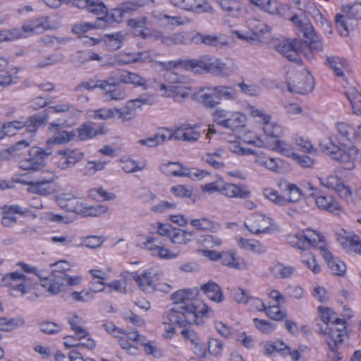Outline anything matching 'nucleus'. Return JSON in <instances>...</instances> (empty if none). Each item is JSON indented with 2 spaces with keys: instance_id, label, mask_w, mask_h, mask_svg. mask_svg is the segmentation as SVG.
Masks as SVG:
<instances>
[{
  "instance_id": "473e14b6",
  "label": "nucleus",
  "mask_w": 361,
  "mask_h": 361,
  "mask_svg": "<svg viewBox=\"0 0 361 361\" xmlns=\"http://www.w3.org/2000/svg\"><path fill=\"white\" fill-rule=\"evenodd\" d=\"M192 32H174L171 35H165L163 38V44L166 46H176L191 44Z\"/></svg>"
},
{
  "instance_id": "b1692460",
  "label": "nucleus",
  "mask_w": 361,
  "mask_h": 361,
  "mask_svg": "<svg viewBox=\"0 0 361 361\" xmlns=\"http://www.w3.org/2000/svg\"><path fill=\"white\" fill-rule=\"evenodd\" d=\"M221 194L228 198L245 199L250 196V192L244 185H236L223 180Z\"/></svg>"
},
{
  "instance_id": "6ab92c4d",
  "label": "nucleus",
  "mask_w": 361,
  "mask_h": 361,
  "mask_svg": "<svg viewBox=\"0 0 361 361\" xmlns=\"http://www.w3.org/2000/svg\"><path fill=\"white\" fill-rule=\"evenodd\" d=\"M152 98H139L128 101L122 108H116V115L123 121H130L135 118L137 109L143 104H152Z\"/></svg>"
},
{
  "instance_id": "39448f33",
  "label": "nucleus",
  "mask_w": 361,
  "mask_h": 361,
  "mask_svg": "<svg viewBox=\"0 0 361 361\" xmlns=\"http://www.w3.org/2000/svg\"><path fill=\"white\" fill-rule=\"evenodd\" d=\"M164 78L167 83H160L157 88L163 97L179 101L189 96L190 88L185 85L188 80L185 76L169 71L164 75Z\"/></svg>"
},
{
  "instance_id": "a878e982",
  "label": "nucleus",
  "mask_w": 361,
  "mask_h": 361,
  "mask_svg": "<svg viewBox=\"0 0 361 361\" xmlns=\"http://www.w3.org/2000/svg\"><path fill=\"white\" fill-rule=\"evenodd\" d=\"M28 212L26 208L14 204L10 206H4L2 212L1 224L5 227H11L17 221L16 218L13 216L15 214L20 215L25 214Z\"/></svg>"
},
{
  "instance_id": "49530a36",
  "label": "nucleus",
  "mask_w": 361,
  "mask_h": 361,
  "mask_svg": "<svg viewBox=\"0 0 361 361\" xmlns=\"http://www.w3.org/2000/svg\"><path fill=\"white\" fill-rule=\"evenodd\" d=\"M317 206L324 210L334 212L340 209L339 204L331 197L319 196L315 200Z\"/></svg>"
},
{
  "instance_id": "412c9836",
  "label": "nucleus",
  "mask_w": 361,
  "mask_h": 361,
  "mask_svg": "<svg viewBox=\"0 0 361 361\" xmlns=\"http://www.w3.org/2000/svg\"><path fill=\"white\" fill-rule=\"evenodd\" d=\"M319 183L324 187L336 191L344 200H348L352 195L351 189L345 185L336 176L330 175L326 178H319Z\"/></svg>"
},
{
  "instance_id": "a18cd8bd",
  "label": "nucleus",
  "mask_w": 361,
  "mask_h": 361,
  "mask_svg": "<svg viewBox=\"0 0 361 361\" xmlns=\"http://www.w3.org/2000/svg\"><path fill=\"white\" fill-rule=\"evenodd\" d=\"M327 62L338 77L344 76V71L348 68V61L345 59L330 56L327 58Z\"/></svg>"
},
{
  "instance_id": "cd10ccee",
  "label": "nucleus",
  "mask_w": 361,
  "mask_h": 361,
  "mask_svg": "<svg viewBox=\"0 0 361 361\" xmlns=\"http://www.w3.org/2000/svg\"><path fill=\"white\" fill-rule=\"evenodd\" d=\"M221 259L223 264L238 270H247L252 265L250 262L235 257L234 253L231 252L221 253Z\"/></svg>"
},
{
  "instance_id": "c85d7f7f",
  "label": "nucleus",
  "mask_w": 361,
  "mask_h": 361,
  "mask_svg": "<svg viewBox=\"0 0 361 361\" xmlns=\"http://www.w3.org/2000/svg\"><path fill=\"white\" fill-rule=\"evenodd\" d=\"M200 290L213 302L220 303L224 300L221 288L214 281H209L201 285Z\"/></svg>"
},
{
  "instance_id": "864d4df0",
  "label": "nucleus",
  "mask_w": 361,
  "mask_h": 361,
  "mask_svg": "<svg viewBox=\"0 0 361 361\" xmlns=\"http://www.w3.org/2000/svg\"><path fill=\"white\" fill-rule=\"evenodd\" d=\"M73 137V135L71 133L65 130L59 131L47 140V145H64L69 142Z\"/></svg>"
},
{
  "instance_id": "c9c22d12",
  "label": "nucleus",
  "mask_w": 361,
  "mask_h": 361,
  "mask_svg": "<svg viewBox=\"0 0 361 361\" xmlns=\"http://www.w3.org/2000/svg\"><path fill=\"white\" fill-rule=\"evenodd\" d=\"M252 157L255 164L263 166L269 171H276L279 169L277 159L266 157L262 152L255 150Z\"/></svg>"
},
{
  "instance_id": "5fc2aeb1",
  "label": "nucleus",
  "mask_w": 361,
  "mask_h": 361,
  "mask_svg": "<svg viewBox=\"0 0 361 361\" xmlns=\"http://www.w3.org/2000/svg\"><path fill=\"white\" fill-rule=\"evenodd\" d=\"M252 4L271 14H276L279 11V3L276 0H250Z\"/></svg>"
},
{
  "instance_id": "f704fd0d",
  "label": "nucleus",
  "mask_w": 361,
  "mask_h": 361,
  "mask_svg": "<svg viewBox=\"0 0 361 361\" xmlns=\"http://www.w3.org/2000/svg\"><path fill=\"white\" fill-rule=\"evenodd\" d=\"M336 138L342 144L355 138V129L349 124L339 122L336 124Z\"/></svg>"
},
{
  "instance_id": "0e129e2a",
  "label": "nucleus",
  "mask_w": 361,
  "mask_h": 361,
  "mask_svg": "<svg viewBox=\"0 0 361 361\" xmlns=\"http://www.w3.org/2000/svg\"><path fill=\"white\" fill-rule=\"evenodd\" d=\"M294 142L304 153L312 154L317 152L310 141L301 135H296L294 137Z\"/></svg>"
},
{
  "instance_id": "ddd939ff",
  "label": "nucleus",
  "mask_w": 361,
  "mask_h": 361,
  "mask_svg": "<svg viewBox=\"0 0 361 361\" xmlns=\"http://www.w3.org/2000/svg\"><path fill=\"white\" fill-rule=\"evenodd\" d=\"M85 157L83 152L78 149L66 148L57 151L54 156L55 164L61 170L73 168Z\"/></svg>"
},
{
  "instance_id": "69168bd1",
  "label": "nucleus",
  "mask_w": 361,
  "mask_h": 361,
  "mask_svg": "<svg viewBox=\"0 0 361 361\" xmlns=\"http://www.w3.org/2000/svg\"><path fill=\"white\" fill-rule=\"evenodd\" d=\"M100 291H103V289L74 291L71 293V297L75 301L87 302L93 300L95 293Z\"/></svg>"
},
{
  "instance_id": "2eb2a0df",
  "label": "nucleus",
  "mask_w": 361,
  "mask_h": 361,
  "mask_svg": "<svg viewBox=\"0 0 361 361\" xmlns=\"http://www.w3.org/2000/svg\"><path fill=\"white\" fill-rule=\"evenodd\" d=\"M336 236L338 243L347 252L361 255V238L359 235L340 229L336 231Z\"/></svg>"
},
{
  "instance_id": "2f4dec72",
  "label": "nucleus",
  "mask_w": 361,
  "mask_h": 361,
  "mask_svg": "<svg viewBox=\"0 0 361 361\" xmlns=\"http://www.w3.org/2000/svg\"><path fill=\"white\" fill-rule=\"evenodd\" d=\"M204 44L210 47H221L225 44L219 36L212 35H204L200 32H192L191 44Z\"/></svg>"
},
{
  "instance_id": "c03bdc74",
  "label": "nucleus",
  "mask_w": 361,
  "mask_h": 361,
  "mask_svg": "<svg viewBox=\"0 0 361 361\" xmlns=\"http://www.w3.org/2000/svg\"><path fill=\"white\" fill-rule=\"evenodd\" d=\"M190 224L198 230L209 232H215L219 227V224L205 217L192 219L190 221Z\"/></svg>"
},
{
  "instance_id": "338daca9",
  "label": "nucleus",
  "mask_w": 361,
  "mask_h": 361,
  "mask_svg": "<svg viewBox=\"0 0 361 361\" xmlns=\"http://www.w3.org/2000/svg\"><path fill=\"white\" fill-rule=\"evenodd\" d=\"M157 145H160L167 140H176V129H169L167 128H160L154 134Z\"/></svg>"
},
{
  "instance_id": "f257e3e1",
  "label": "nucleus",
  "mask_w": 361,
  "mask_h": 361,
  "mask_svg": "<svg viewBox=\"0 0 361 361\" xmlns=\"http://www.w3.org/2000/svg\"><path fill=\"white\" fill-rule=\"evenodd\" d=\"M197 293V289H184L171 295L173 305L163 316L166 338L175 335V324L185 326L187 324H198L199 316H205L210 310L205 303L196 299Z\"/></svg>"
},
{
  "instance_id": "0eeeda50",
  "label": "nucleus",
  "mask_w": 361,
  "mask_h": 361,
  "mask_svg": "<svg viewBox=\"0 0 361 361\" xmlns=\"http://www.w3.org/2000/svg\"><path fill=\"white\" fill-rule=\"evenodd\" d=\"M212 116L217 125L233 132L243 128L247 121V117L243 113L224 108L216 109Z\"/></svg>"
},
{
  "instance_id": "dca6fc26",
  "label": "nucleus",
  "mask_w": 361,
  "mask_h": 361,
  "mask_svg": "<svg viewBox=\"0 0 361 361\" xmlns=\"http://www.w3.org/2000/svg\"><path fill=\"white\" fill-rule=\"evenodd\" d=\"M59 23L50 19L47 16L35 18L24 24L22 30L25 34H39L48 30H56L59 27Z\"/></svg>"
},
{
  "instance_id": "ea45409f",
  "label": "nucleus",
  "mask_w": 361,
  "mask_h": 361,
  "mask_svg": "<svg viewBox=\"0 0 361 361\" xmlns=\"http://www.w3.org/2000/svg\"><path fill=\"white\" fill-rule=\"evenodd\" d=\"M262 130L267 137L276 140L283 135V127L271 119L262 126Z\"/></svg>"
},
{
  "instance_id": "5701e85b",
  "label": "nucleus",
  "mask_w": 361,
  "mask_h": 361,
  "mask_svg": "<svg viewBox=\"0 0 361 361\" xmlns=\"http://www.w3.org/2000/svg\"><path fill=\"white\" fill-rule=\"evenodd\" d=\"M319 251L333 274L336 276L344 275L346 271V266L343 262L338 257H334L325 246H320Z\"/></svg>"
},
{
  "instance_id": "9d476101",
  "label": "nucleus",
  "mask_w": 361,
  "mask_h": 361,
  "mask_svg": "<svg viewBox=\"0 0 361 361\" xmlns=\"http://www.w3.org/2000/svg\"><path fill=\"white\" fill-rule=\"evenodd\" d=\"M164 276L163 271L157 267H152L144 270L140 274L134 272L131 278L136 282L139 288L145 292H152L156 288V283Z\"/></svg>"
},
{
  "instance_id": "a19ab883",
  "label": "nucleus",
  "mask_w": 361,
  "mask_h": 361,
  "mask_svg": "<svg viewBox=\"0 0 361 361\" xmlns=\"http://www.w3.org/2000/svg\"><path fill=\"white\" fill-rule=\"evenodd\" d=\"M193 236V231H188L175 228L170 240L173 244L186 245L192 240Z\"/></svg>"
},
{
  "instance_id": "37998d69",
  "label": "nucleus",
  "mask_w": 361,
  "mask_h": 361,
  "mask_svg": "<svg viewBox=\"0 0 361 361\" xmlns=\"http://www.w3.org/2000/svg\"><path fill=\"white\" fill-rule=\"evenodd\" d=\"M270 270L273 276L278 279H288L296 273V269L294 267L285 266L282 264L274 265Z\"/></svg>"
},
{
  "instance_id": "1a4fd4ad",
  "label": "nucleus",
  "mask_w": 361,
  "mask_h": 361,
  "mask_svg": "<svg viewBox=\"0 0 361 361\" xmlns=\"http://www.w3.org/2000/svg\"><path fill=\"white\" fill-rule=\"evenodd\" d=\"M314 88V79L306 69L292 71L288 78V89L291 92L307 94Z\"/></svg>"
},
{
  "instance_id": "052dcab7",
  "label": "nucleus",
  "mask_w": 361,
  "mask_h": 361,
  "mask_svg": "<svg viewBox=\"0 0 361 361\" xmlns=\"http://www.w3.org/2000/svg\"><path fill=\"white\" fill-rule=\"evenodd\" d=\"M78 137L80 140L91 139L99 134L91 123H84L77 129Z\"/></svg>"
},
{
  "instance_id": "4d7b16f0",
  "label": "nucleus",
  "mask_w": 361,
  "mask_h": 361,
  "mask_svg": "<svg viewBox=\"0 0 361 361\" xmlns=\"http://www.w3.org/2000/svg\"><path fill=\"white\" fill-rule=\"evenodd\" d=\"M87 10L94 15L104 16L106 20H109V16L107 13V8L101 0H92Z\"/></svg>"
},
{
  "instance_id": "de8ad7c7",
  "label": "nucleus",
  "mask_w": 361,
  "mask_h": 361,
  "mask_svg": "<svg viewBox=\"0 0 361 361\" xmlns=\"http://www.w3.org/2000/svg\"><path fill=\"white\" fill-rule=\"evenodd\" d=\"M221 9L228 16H237L241 10L240 4L237 0H218Z\"/></svg>"
},
{
  "instance_id": "72a5a7b5",
  "label": "nucleus",
  "mask_w": 361,
  "mask_h": 361,
  "mask_svg": "<svg viewBox=\"0 0 361 361\" xmlns=\"http://www.w3.org/2000/svg\"><path fill=\"white\" fill-rule=\"evenodd\" d=\"M116 77L119 82L125 84L145 87L147 83V80L140 75L126 71H119Z\"/></svg>"
},
{
  "instance_id": "603ef678",
  "label": "nucleus",
  "mask_w": 361,
  "mask_h": 361,
  "mask_svg": "<svg viewBox=\"0 0 361 361\" xmlns=\"http://www.w3.org/2000/svg\"><path fill=\"white\" fill-rule=\"evenodd\" d=\"M68 323L71 325L72 330L75 332L78 339H82L86 338L89 333L84 329L81 324L82 319L77 315H74L68 319Z\"/></svg>"
},
{
  "instance_id": "3c124183",
  "label": "nucleus",
  "mask_w": 361,
  "mask_h": 361,
  "mask_svg": "<svg viewBox=\"0 0 361 361\" xmlns=\"http://www.w3.org/2000/svg\"><path fill=\"white\" fill-rule=\"evenodd\" d=\"M77 198L71 193L61 192L56 196V201L58 205L63 209L71 212Z\"/></svg>"
},
{
  "instance_id": "774afa93",
  "label": "nucleus",
  "mask_w": 361,
  "mask_h": 361,
  "mask_svg": "<svg viewBox=\"0 0 361 361\" xmlns=\"http://www.w3.org/2000/svg\"><path fill=\"white\" fill-rule=\"evenodd\" d=\"M287 241L288 244L293 247L303 250L307 249V241L305 240L303 233H295L290 234L287 237Z\"/></svg>"
},
{
  "instance_id": "20e7f679",
  "label": "nucleus",
  "mask_w": 361,
  "mask_h": 361,
  "mask_svg": "<svg viewBox=\"0 0 361 361\" xmlns=\"http://www.w3.org/2000/svg\"><path fill=\"white\" fill-rule=\"evenodd\" d=\"M319 147L324 153L339 161L348 170L355 168V162L357 161L358 155H360V150L356 147L341 148L329 140L320 142Z\"/></svg>"
},
{
  "instance_id": "423d86ee",
  "label": "nucleus",
  "mask_w": 361,
  "mask_h": 361,
  "mask_svg": "<svg viewBox=\"0 0 361 361\" xmlns=\"http://www.w3.org/2000/svg\"><path fill=\"white\" fill-rule=\"evenodd\" d=\"M319 332L324 336V339L331 350V353L336 356L335 358H333L334 361L340 360L341 357L336 355V352L338 347L343 343L344 338L347 336L344 320L336 319L335 322H333L329 325L321 326Z\"/></svg>"
},
{
  "instance_id": "6e6d98bb",
  "label": "nucleus",
  "mask_w": 361,
  "mask_h": 361,
  "mask_svg": "<svg viewBox=\"0 0 361 361\" xmlns=\"http://www.w3.org/2000/svg\"><path fill=\"white\" fill-rule=\"evenodd\" d=\"M228 149L238 157L250 155L253 156L255 151L251 148L242 147L240 142L236 140H228Z\"/></svg>"
},
{
  "instance_id": "f03ea898",
  "label": "nucleus",
  "mask_w": 361,
  "mask_h": 361,
  "mask_svg": "<svg viewBox=\"0 0 361 361\" xmlns=\"http://www.w3.org/2000/svg\"><path fill=\"white\" fill-rule=\"evenodd\" d=\"M159 64L166 71H171L180 66L186 70L196 73H210L214 75L222 77H228L235 71L233 63L228 65L221 59L210 55H202L196 59L183 61L160 62Z\"/></svg>"
},
{
  "instance_id": "e433bc0d",
  "label": "nucleus",
  "mask_w": 361,
  "mask_h": 361,
  "mask_svg": "<svg viewBox=\"0 0 361 361\" xmlns=\"http://www.w3.org/2000/svg\"><path fill=\"white\" fill-rule=\"evenodd\" d=\"M125 34L122 32H116L111 34L104 35L103 36V42L104 45L112 51L120 49L124 42Z\"/></svg>"
},
{
  "instance_id": "680f3d73",
  "label": "nucleus",
  "mask_w": 361,
  "mask_h": 361,
  "mask_svg": "<svg viewBox=\"0 0 361 361\" xmlns=\"http://www.w3.org/2000/svg\"><path fill=\"white\" fill-rule=\"evenodd\" d=\"M247 25L255 35L267 33L269 31L268 26L258 19L250 18L247 20Z\"/></svg>"
},
{
  "instance_id": "4be33fe9",
  "label": "nucleus",
  "mask_w": 361,
  "mask_h": 361,
  "mask_svg": "<svg viewBox=\"0 0 361 361\" xmlns=\"http://www.w3.org/2000/svg\"><path fill=\"white\" fill-rule=\"evenodd\" d=\"M249 143H254L259 147H268L271 150L276 151L288 158L293 159L295 156V152H294V147L293 145L285 140H274L272 143L266 144L264 141L258 140L257 142H249Z\"/></svg>"
},
{
  "instance_id": "e2e57ef3",
  "label": "nucleus",
  "mask_w": 361,
  "mask_h": 361,
  "mask_svg": "<svg viewBox=\"0 0 361 361\" xmlns=\"http://www.w3.org/2000/svg\"><path fill=\"white\" fill-rule=\"evenodd\" d=\"M106 162L104 161H87L84 169L83 173L85 176H93L97 171L104 169Z\"/></svg>"
},
{
  "instance_id": "aec40b11",
  "label": "nucleus",
  "mask_w": 361,
  "mask_h": 361,
  "mask_svg": "<svg viewBox=\"0 0 361 361\" xmlns=\"http://www.w3.org/2000/svg\"><path fill=\"white\" fill-rule=\"evenodd\" d=\"M174 6L196 13H211L212 8L205 0H169Z\"/></svg>"
},
{
  "instance_id": "bf43d9fd",
  "label": "nucleus",
  "mask_w": 361,
  "mask_h": 361,
  "mask_svg": "<svg viewBox=\"0 0 361 361\" xmlns=\"http://www.w3.org/2000/svg\"><path fill=\"white\" fill-rule=\"evenodd\" d=\"M219 98V104L222 99L233 100L237 97V92L231 86L218 85L214 86V90Z\"/></svg>"
},
{
  "instance_id": "bb28decb",
  "label": "nucleus",
  "mask_w": 361,
  "mask_h": 361,
  "mask_svg": "<svg viewBox=\"0 0 361 361\" xmlns=\"http://www.w3.org/2000/svg\"><path fill=\"white\" fill-rule=\"evenodd\" d=\"M106 210L104 206H87L77 199L71 212H74L82 216H97L105 213Z\"/></svg>"
},
{
  "instance_id": "4c0bfd02",
  "label": "nucleus",
  "mask_w": 361,
  "mask_h": 361,
  "mask_svg": "<svg viewBox=\"0 0 361 361\" xmlns=\"http://www.w3.org/2000/svg\"><path fill=\"white\" fill-rule=\"evenodd\" d=\"M160 171L169 176H185V169L178 162H167L159 166Z\"/></svg>"
},
{
  "instance_id": "a211bd4d",
  "label": "nucleus",
  "mask_w": 361,
  "mask_h": 361,
  "mask_svg": "<svg viewBox=\"0 0 361 361\" xmlns=\"http://www.w3.org/2000/svg\"><path fill=\"white\" fill-rule=\"evenodd\" d=\"M33 279L18 271H14L6 275L5 283L13 290L19 291L22 295L27 293L32 287Z\"/></svg>"
},
{
  "instance_id": "79ce46f5",
  "label": "nucleus",
  "mask_w": 361,
  "mask_h": 361,
  "mask_svg": "<svg viewBox=\"0 0 361 361\" xmlns=\"http://www.w3.org/2000/svg\"><path fill=\"white\" fill-rule=\"evenodd\" d=\"M236 240L238 241V246L244 250H250L257 253H264L266 252V248L256 240L246 239L242 237H238Z\"/></svg>"
},
{
  "instance_id": "f3484780",
  "label": "nucleus",
  "mask_w": 361,
  "mask_h": 361,
  "mask_svg": "<svg viewBox=\"0 0 361 361\" xmlns=\"http://www.w3.org/2000/svg\"><path fill=\"white\" fill-rule=\"evenodd\" d=\"M113 78L101 81L99 89L103 92L104 97L107 102L121 101L128 97L126 90L117 85Z\"/></svg>"
},
{
  "instance_id": "7c9ffc66",
  "label": "nucleus",
  "mask_w": 361,
  "mask_h": 361,
  "mask_svg": "<svg viewBox=\"0 0 361 361\" xmlns=\"http://www.w3.org/2000/svg\"><path fill=\"white\" fill-rule=\"evenodd\" d=\"M140 6V5L136 1L123 2L118 7L112 10L111 19L114 22H120L126 14L137 11Z\"/></svg>"
},
{
  "instance_id": "9b49d317",
  "label": "nucleus",
  "mask_w": 361,
  "mask_h": 361,
  "mask_svg": "<svg viewBox=\"0 0 361 361\" xmlns=\"http://www.w3.org/2000/svg\"><path fill=\"white\" fill-rule=\"evenodd\" d=\"M51 153L50 147L43 149L33 147L29 150L28 157L20 161L19 167L23 171H38L43 166L44 159Z\"/></svg>"
},
{
  "instance_id": "09e8293b",
  "label": "nucleus",
  "mask_w": 361,
  "mask_h": 361,
  "mask_svg": "<svg viewBox=\"0 0 361 361\" xmlns=\"http://www.w3.org/2000/svg\"><path fill=\"white\" fill-rule=\"evenodd\" d=\"M345 94L351 104L354 114H361V94L355 87H351Z\"/></svg>"
},
{
  "instance_id": "58836bf2",
  "label": "nucleus",
  "mask_w": 361,
  "mask_h": 361,
  "mask_svg": "<svg viewBox=\"0 0 361 361\" xmlns=\"http://www.w3.org/2000/svg\"><path fill=\"white\" fill-rule=\"evenodd\" d=\"M152 61V54L147 51L125 54L123 59V62L126 64L150 62Z\"/></svg>"
},
{
  "instance_id": "6e6552de",
  "label": "nucleus",
  "mask_w": 361,
  "mask_h": 361,
  "mask_svg": "<svg viewBox=\"0 0 361 361\" xmlns=\"http://www.w3.org/2000/svg\"><path fill=\"white\" fill-rule=\"evenodd\" d=\"M279 186L283 187L282 190L287 193V197L279 195L276 190L270 188L263 189V195L279 206H285L289 202H299L302 196V191L295 184L284 182Z\"/></svg>"
},
{
  "instance_id": "393cba45",
  "label": "nucleus",
  "mask_w": 361,
  "mask_h": 361,
  "mask_svg": "<svg viewBox=\"0 0 361 361\" xmlns=\"http://www.w3.org/2000/svg\"><path fill=\"white\" fill-rule=\"evenodd\" d=\"M214 90V86L199 90L195 96L198 102L206 108L213 109L219 104V98Z\"/></svg>"
},
{
  "instance_id": "7ed1b4c3",
  "label": "nucleus",
  "mask_w": 361,
  "mask_h": 361,
  "mask_svg": "<svg viewBox=\"0 0 361 361\" xmlns=\"http://www.w3.org/2000/svg\"><path fill=\"white\" fill-rule=\"evenodd\" d=\"M51 274L45 278L42 286L51 295H56L66 290L68 286H77L81 284L82 277L80 275L71 276L67 274L71 270V264L66 260H60L50 264Z\"/></svg>"
},
{
  "instance_id": "4468645a",
  "label": "nucleus",
  "mask_w": 361,
  "mask_h": 361,
  "mask_svg": "<svg viewBox=\"0 0 361 361\" xmlns=\"http://www.w3.org/2000/svg\"><path fill=\"white\" fill-rule=\"evenodd\" d=\"M304 43L298 39H286L280 42L276 47L278 52L289 61L299 63L301 61L300 52Z\"/></svg>"
},
{
  "instance_id": "c756f323",
  "label": "nucleus",
  "mask_w": 361,
  "mask_h": 361,
  "mask_svg": "<svg viewBox=\"0 0 361 361\" xmlns=\"http://www.w3.org/2000/svg\"><path fill=\"white\" fill-rule=\"evenodd\" d=\"M201 134L194 130L190 124H183L176 128V140L194 142L199 140Z\"/></svg>"
},
{
  "instance_id": "f8f14e48",
  "label": "nucleus",
  "mask_w": 361,
  "mask_h": 361,
  "mask_svg": "<svg viewBox=\"0 0 361 361\" xmlns=\"http://www.w3.org/2000/svg\"><path fill=\"white\" fill-rule=\"evenodd\" d=\"M245 226L254 235L269 233L273 231V220L263 214L254 213L246 218Z\"/></svg>"
},
{
  "instance_id": "13d9d810",
  "label": "nucleus",
  "mask_w": 361,
  "mask_h": 361,
  "mask_svg": "<svg viewBox=\"0 0 361 361\" xmlns=\"http://www.w3.org/2000/svg\"><path fill=\"white\" fill-rule=\"evenodd\" d=\"M301 261L302 264L314 274H318L321 271L320 266L317 263L314 255L310 252H305L301 255Z\"/></svg>"
},
{
  "instance_id": "8fccbe9b",
  "label": "nucleus",
  "mask_w": 361,
  "mask_h": 361,
  "mask_svg": "<svg viewBox=\"0 0 361 361\" xmlns=\"http://www.w3.org/2000/svg\"><path fill=\"white\" fill-rule=\"evenodd\" d=\"M302 233L305 240L307 241V248L309 245L313 247L318 246L319 249L320 246H324L323 243V236L318 232L312 229H306Z\"/></svg>"
}]
</instances>
